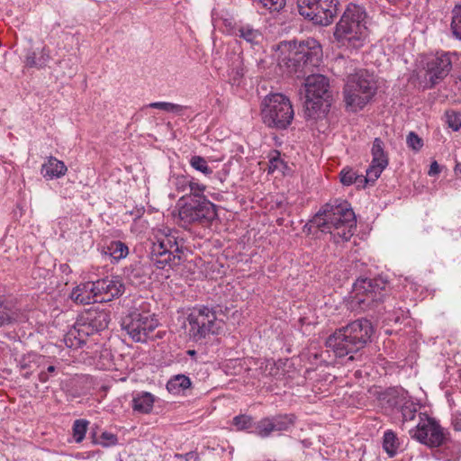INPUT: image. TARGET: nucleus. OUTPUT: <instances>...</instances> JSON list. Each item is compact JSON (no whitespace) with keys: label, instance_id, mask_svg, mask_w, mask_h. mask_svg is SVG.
I'll return each mask as SVG.
<instances>
[{"label":"nucleus","instance_id":"nucleus-13","mask_svg":"<svg viewBox=\"0 0 461 461\" xmlns=\"http://www.w3.org/2000/svg\"><path fill=\"white\" fill-rule=\"evenodd\" d=\"M337 0H297L299 14L313 23L327 26L335 17Z\"/></svg>","mask_w":461,"mask_h":461},{"label":"nucleus","instance_id":"nucleus-43","mask_svg":"<svg viewBox=\"0 0 461 461\" xmlns=\"http://www.w3.org/2000/svg\"><path fill=\"white\" fill-rule=\"evenodd\" d=\"M233 425L239 430L248 429L252 427L254 428L252 417L243 414L233 418Z\"/></svg>","mask_w":461,"mask_h":461},{"label":"nucleus","instance_id":"nucleus-33","mask_svg":"<svg viewBox=\"0 0 461 461\" xmlns=\"http://www.w3.org/2000/svg\"><path fill=\"white\" fill-rule=\"evenodd\" d=\"M257 436L265 438L274 433L272 416L265 417L254 424V431Z\"/></svg>","mask_w":461,"mask_h":461},{"label":"nucleus","instance_id":"nucleus-46","mask_svg":"<svg viewBox=\"0 0 461 461\" xmlns=\"http://www.w3.org/2000/svg\"><path fill=\"white\" fill-rule=\"evenodd\" d=\"M406 142L409 148L414 151H419L423 146V140L415 132L411 131L407 135Z\"/></svg>","mask_w":461,"mask_h":461},{"label":"nucleus","instance_id":"nucleus-50","mask_svg":"<svg viewBox=\"0 0 461 461\" xmlns=\"http://www.w3.org/2000/svg\"><path fill=\"white\" fill-rule=\"evenodd\" d=\"M440 173V167L437 161H433L430 164L429 175V176H437Z\"/></svg>","mask_w":461,"mask_h":461},{"label":"nucleus","instance_id":"nucleus-4","mask_svg":"<svg viewBox=\"0 0 461 461\" xmlns=\"http://www.w3.org/2000/svg\"><path fill=\"white\" fill-rule=\"evenodd\" d=\"M377 84L373 74L358 69L348 75L343 88L347 111L357 113L362 110L375 95Z\"/></svg>","mask_w":461,"mask_h":461},{"label":"nucleus","instance_id":"nucleus-22","mask_svg":"<svg viewBox=\"0 0 461 461\" xmlns=\"http://www.w3.org/2000/svg\"><path fill=\"white\" fill-rule=\"evenodd\" d=\"M122 276L125 280L133 286L144 285L147 281V275L140 263H134L123 268Z\"/></svg>","mask_w":461,"mask_h":461},{"label":"nucleus","instance_id":"nucleus-45","mask_svg":"<svg viewBox=\"0 0 461 461\" xmlns=\"http://www.w3.org/2000/svg\"><path fill=\"white\" fill-rule=\"evenodd\" d=\"M205 189L206 186L204 185L192 177L188 186L189 194L187 196H204L203 192Z\"/></svg>","mask_w":461,"mask_h":461},{"label":"nucleus","instance_id":"nucleus-15","mask_svg":"<svg viewBox=\"0 0 461 461\" xmlns=\"http://www.w3.org/2000/svg\"><path fill=\"white\" fill-rule=\"evenodd\" d=\"M372 161L366 169L364 178L366 183H375L389 164L388 154L384 150V144L380 138H375L371 149Z\"/></svg>","mask_w":461,"mask_h":461},{"label":"nucleus","instance_id":"nucleus-29","mask_svg":"<svg viewBox=\"0 0 461 461\" xmlns=\"http://www.w3.org/2000/svg\"><path fill=\"white\" fill-rule=\"evenodd\" d=\"M50 59V50L43 47L39 52L30 50L26 55V65L28 67L43 68Z\"/></svg>","mask_w":461,"mask_h":461},{"label":"nucleus","instance_id":"nucleus-32","mask_svg":"<svg viewBox=\"0 0 461 461\" xmlns=\"http://www.w3.org/2000/svg\"><path fill=\"white\" fill-rule=\"evenodd\" d=\"M243 61L240 54H232L229 64V76L235 84L243 76Z\"/></svg>","mask_w":461,"mask_h":461},{"label":"nucleus","instance_id":"nucleus-48","mask_svg":"<svg viewBox=\"0 0 461 461\" xmlns=\"http://www.w3.org/2000/svg\"><path fill=\"white\" fill-rule=\"evenodd\" d=\"M191 178L185 176H180L176 178V188L179 192H187Z\"/></svg>","mask_w":461,"mask_h":461},{"label":"nucleus","instance_id":"nucleus-42","mask_svg":"<svg viewBox=\"0 0 461 461\" xmlns=\"http://www.w3.org/2000/svg\"><path fill=\"white\" fill-rule=\"evenodd\" d=\"M362 182V176H357L351 168H343L340 172V182L344 185H350L357 183V180Z\"/></svg>","mask_w":461,"mask_h":461},{"label":"nucleus","instance_id":"nucleus-18","mask_svg":"<svg viewBox=\"0 0 461 461\" xmlns=\"http://www.w3.org/2000/svg\"><path fill=\"white\" fill-rule=\"evenodd\" d=\"M305 77V98L323 100L328 97L330 84L326 77L320 74Z\"/></svg>","mask_w":461,"mask_h":461},{"label":"nucleus","instance_id":"nucleus-61","mask_svg":"<svg viewBox=\"0 0 461 461\" xmlns=\"http://www.w3.org/2000/svg\"><path fill=\"white\" fill-rule=\"evenodd\" d=\"M446 461H451V458H447Z\"/></svg>","mask_w":461,"mask_h":461},{"label":"nucleus","instance_id":"nucleus-27","mask_svg":"<svg viewBox=\"0 0 461 461\" xmlns=\"http://www.w3.org/2000/svg\"><path fill=\"white\" fill-rule=\"evenodd\" d=\"M154 401L153 394L148 392H141L133 397L132 408L135 411L149 413L153 408Z\"/></svg>","mask_w":461,"mask_h":461},{"label":"nucleus","instance_id":"nucleus-2","mask_svg":"<svg viewBox=\"0 0 461 461\" xmlns=\"http://www.w3.org/2000/svg\"><path fill=\"white\" fill-rule=\"evenodd\" d=\"M373 333L374 327L371 321L366 318H360L337 329L327 338L325 346L333 352L335 357L349 356L348 359L354 360V354L367 345Z\"/></svg>","mask_w":461,"mask_h":461},{"label":"nucleus","instance_id":"nucleus-16","mask_svg":"<svg viewBox=\"0 0 461 461\" xmlns=\"http://www.w3.org/2000/svg\"><path fill=\"white\" fill-rule=\"evenodd\" d=\"M99 303L111 302L122 296L125 291L124 284L118 276H106L94 282Z\"/></svg>","mask_w":461,"mask_h":461},{"label":"nucleus","instance_id":"nucleus-55","mask_svg":"<svg viewBox=\"0 0 461 461\" xmlns=\"http://www.w3.org/2000/svg\"><path fill=\"white\" fill-rule=\"evenodd\" d=\"M96 452L95 451H89V452H86V458H91V457H94L95 455Z\"/></svg>","mask_w":461,"mask_h":461},{"label":"nucleus","instance_id":"nucleus-56","mask_svg":"<svg viewBox=\"0 0 461 461\" xmlns=\"http://www.w3.org/2000/svg\"><path fill=\"white\" fill-rule=\"evenodd\" d=\"M77 459H85L86 458V453H77L75 456Z\"/></svg>","mask_w":461,"mask_h":461},{"label":"nucleus","instance_id":"nucleus-35","mask_svg":"<svg viewBox=\"0 0 461 461\" xmlns=\"http://www.w3.org/2000/svg\"><path fill=\"white\" fill-rule=\"evenodd\" d=\"M89 421L84 419L76 420L73 423V438L77 443H80L86 437Z\"/></svg>","mask_w":461,"mask_h":461},{"label":"nucleus","instance_id":"nucleus-12","mask_svg":"<svg viewBox=\"0 0 461 461\" xmlns=\"http://www.w3.org/2000/svg\"><path fill=\"white\" fill-rule=\"evenodd\" d=\"M158 326L155 315L147 311L134 309L126 315L122 327L135 342H146L148 336Z\"/></svg>","mask_w":461,"mask_h":461},{"label":"nucleus","instance_id":"nucleus-31","mask_svg":"<svg viewBox=\"0 0 461 461\" xmlns=\"http://www.w3.org/2000/svg\"><path fill=\"white\" fill-rule=\"evenodd\" d=\"M274 432L288 431L294 425L295 417L293 414H280L272 416Z\"/></svg>","mask_w":461,"mask_h":461},{"label":"nucleus","instance_id":"nucleus-23","mask_svg":"<svg viewBox=\"0 0 461 461\" xmlns=\"http://www.w3.org/2000/svg\"><path fill=\"white\" fill-rule=\"evenodd\" d=\"M86 321L90 323L95 333L105 330L111 321L110 313L106 311H89L84 313Z\"/></svg>","mask_w":461,"mask_h":461},{"label":"nucleus","instance_id":"nucleus-17","mask_svg":"<svg viewBox=\"0 0 461 461\" xmlns=\"http://www.w3.org/2000/svg\"><path fill=\"white\" fill-rule=\"evenodd\" d=\"M86 319L84 314L79 316L65 335L64 341L68 348L81 347L86 343L87 337L95 333Z\"/></svg>","mask_w":461,"mask_h":461},{"label":"nucleus","instance_id":"nucleus-20","mask_svg":"<svg viewBox=\"0 0 461 461\" xmlns=\"http://www.w3.org/2000/svg\"><path fill=\"white\" fill-rule=\"evenodd\" d=\"M70 298L75 303L83 305L99 303L94 282H86L75 287L71 292Z\"/></svg>","mask_w":461,"mask_h":461},{"label":"nucleus","instance_id":"nucleus-39","mask_svg":"<svg viewBox=\"0 0 461 461\" xmlns=\"http://www.w3.org/2000/svg\"><path fill=\"white\" fill-rule=\"evenodd\" d=\"M452 14V32L456 39L461 40V4L454 7Z\"/></svg>","mask_w":461,"mask_h":461},{"label":"nucleus","instance_id":"nucleus-53","mask_svg":"<svg viewBox=\"0 0 461 461\" xmlns=\"http://www.w3.org/2000/svg\"><path fill=\"white\" fill-rule=\"evenodd\" d=\"M455 173L456 175L461 176V163H457L455 167Z\"/></svg>","mask_w":461,"mask_h":461},{"label":"nucleus","instance_id":"nucleus-3","mask_svg":"<svg viewBox=\"0 0 461 461\" xmlns=\"http://www.w3.org/2000/svg\"><path fill=\"white\" fill-rule=\"evenodd\" d=\"M311 223L321 232L337 230L343 240H348L357 228L356 215L348 202L335 200L326 203L312 218Z\"/></svg>","mask_w":461,"mask_h":461},{"label":"nucleus","instance_id":"nucleus-11","mask_svg":"<svg viewBox=\"0 0 461 461\" xmlns=\"http://www.w3.org/2000/svg\"><path fill=\"white\" fill-rule=\"evenodd\" d=\"M411 437L429 447H444L449 448L452 443L448 433L434 419L426 414L419 413V422L409 429Z\"/></svg>","mask_w":461,"mask_h":461},{"label":"nucleus","instance_id":"nucleus-21","mask_svg":"<svg viewBox=\"0 0 461 461\" xmlns=\"http://www.w3.org/2000/svg\"><path fill=\"white\" fill-rule=\"evenodd\" d=\"M68 171L65 163L55 157L50 156L41 165V173L47 180L59 178Z\"/></svg>","mask_w":461,"mask_h":461},{"label":"nucleus","instance_id":"nucleus-47","mask_svg":"<svg viewBox=\"0 0 461 461\" xmlns=\"http://www.w3.org/2000/svg\"><path fill=\"white\" fill-rule=\"evenodd\" d=\"M118 442L117 436L115 434L110 433V432H103L101 435V441L99 444H101L103 447H111L115 446Z\"/></svg>","mask_w":461,"mask_h":461},{"label":"nucleus","instance_id":"nucleus-5","mask_svg":"<svg viewBox=\"0 0 461 461\" xmlns=\"http://www.w3.org/2000/svg\"><path fill=\"white\" fill-rule=\"evenodd\" d=\"M366 14L364 8L349 4L336 25L334 37L338 42L348 48L358 49L367 36Z\"/></svg>","mask_w":461,"mask_h":461},{"label":"nucleus","instance_id":"nucleus-41","mask_svg":"<svg viewBox=\"0 0 461 461\" xmlns=\"http://www.w3.org/2000/svg\"><path fill=\"white\" fill-rule=\"evenodd\" d=\"M263 8L271 12H278L285 5V0H253Z\"/></svg>","mask_w":461,"mask_h":461},{"label":"nucleus","instance_id":"nucleus-52","mask_svg":"<svg viewBox=\"0 0 461 461\" xmlns=\"http://www.w3.org/2000/svg\"><path fill=\"white\" fill-rule=\"evenodd\" d=\"M49 379H50V374L47 371H41L39 374V381L41 383H46L49 381Z\"/></svg>","mask_w":461,"mask_h":461},{"label":"nucleus","instance_id":"nucleus-34","mask_svg":"<svg viewBox=\"0 0 461 461\" xmlns=\"http://www.w3.org/2000/svg\"><path fill=\"white\" fill-rule=\"evenodd\" d=\"M383 447L389 456H393L399 447V439L393 430H386L384 434Z\"/></svg>","mask_w":461,"mask_h":461},{"label":"nucleus","instance_id":"nucleus-59","mask_svg":"<svg viewBox=\"0 0 461 461\" xmlns=\"http://www.w3.org/2000/svg\"><path fill=\"white\" fill-rule=\"evenodd\" d=\"M21 366H22V368H23V369H25V368L29 367V366H28L26 363L22 364V365H21Z\"/></svg>","mask_w":461,"mask_h":461},{"label":"nucleus","instance_id":"nucleus-14","mask_svg":"<svg viewBox=\"0 0 461 461\" xmlns=\"http://www.w3.org/2000/svg\"><path fill=\"white\" fill-rule=\"evenodd\" d=\"M452 61L447 53H440L430 58L426 63V85L425 87L431 89L439 84L450 72Z\"/></svg>","mask_w":461,"mask_h":461},{"label":"nucleus","instance_id":"nucleus-25","mask_svg":"<svg viewBox=\"0 0 461 461\" xmlns=\"http://www.w3.org/2000/svg\"><path fill=\"white\" fill-rule=\"evenodd\" d=\"M21 315L20 311L11 302L0 300V327L17 322Z\"/></svg>","mask_w":461,"mask_h":461},{"label":"nucleus","instance_id":"nucleus-49","mask_svg":"<svg viewBox=\"0 0 461 461\" xmlns=\"http://www.w3.org/2000/svg\"><path fill=\"white\" fill-rule=\"evenodd\" d=\"M176 457L179 461H190L194 459V461H199V456L195 452L190 451L185 454H176Z\"/></svg>","mask_w":461,"mask_h":461},{"label":"nucleus","instance_id":"nucleus-10","mask_svg":"<svg viewBox=\"0 0 461 461\" xmlns=\"http://www.w3.org/2000/svg\"><path fill=\"white\" fill-rule=\"evenodd\" d=\"M352 305L360 310L373 309L384 302L388 294V284L381 278L357 279L353 285Z\"/></svg>","mask_w":461,"mask_h":461},{"label":"nucleus","instance_id":"nucleus-8","mask_svg":"<svg viewBox=\"0 0 461 461\" xmlns=\"http://www.w3.org/2000/svg\"><path fill=\"white\" fill-rule=\"evenodd\" d=\"M178 215L183 226L208 225L217 218L216 205L206 196H183L178 201Z\"/></svg>","mask_w":461,"mask_h":461},{"label":"nucleus","instance_id":"nucleus-26","mask_svg":"<svg viewBox=\"0 0 461 461\" xmlns=\"http://www.w3.org/2000/svg\"><path fill=\"white\" fill-rule=\"evenodd\" d=\"M103 250L105 255H109L112 258V263L119 262L129 254L128 246L121 240L111 241Z\"/></svg>","mask_w":461,"mask_h":461},{"label":"nucleus","instance_id":"nucleus-57","mask_svg":"<svg viewBox=\"0 0 461 461\" xmlns=\"http://www.w3.org/2000/svg\"><path fill=\"white\" fill-rule=\"evenodd\" d=\"M29 358H32V360H35L36 358L37 359H41V356H38V355L32 354V355H29Z\"/></svg>","mask_w":461,"mask_h":461},{"label":"nucleus","instance_id":"nucleus-36","mask_svg":"<svg viewBox=\"0 0 461 461\" xmlns=\"http://www.w3.org/2000/svg\"><path fill=\"white\" fill-rule=\"evenodd\" d=\"M322 106V100L316 98H305L304 113L308 119L315 118Z\"/></svg>","mask_w":461,"mask_h":461},{"label":"nucleus","instance_id":"nucleus-6","mask_svg":"<svg viewBox=\"0 0 461 461\" xmlns=\"http://www.w3.org/2000/svg\"><path fill=\"white\" fill-rule=\"evenodd\" d=\"M185 240L177 232L168 230L156 236L150 250V260L159 269L178 266L185 256Z\"/></svg>","mask_w":461,"mask_h":461},{"label":"nucleus","instance_id":"nucleus-7","mask_svg":"<svg viewBox=\"0 0 461 461\" xmlns=\"http://www.w3.org/2000/svg\"><path fill=\"white\" fill-rule=\"evenodd\" d=\"M294 116L289 98L282 94H269L261 103L262 121L270 128L285 130L292 123Z\"/></svg>","mask_w":461,"mask_h":461},{"label":"nucleus","instance_id":"nucleus-24","mask_svg":"<svg viewBox=\"0 0 461 461\" xmlns=\"http://www.w3.org/2000/svg\"><path fill=\"white\" fill-rule=\"evenodd\" d=\"M402 399H399L398 397H390L387 402L393 407H400L402 422L405 423L415 419L418 412V407L411 401H405L402 402Z\"/></svg>","mask_w":461,"mask_h":461},{"label":"nucleus","instance_id":"nucleus-9","mask_svg":"<svg viewBox=\"0 0 461 461\" xmlns=\"http://www.w3.org/2000/svg\"><path fill=\"white\" fill-rule=\"evenodd\" d=\"M219 306L194 307L187 316L190 326L189 335L194 341L205 339L209 335L219 334L222 329L223 321L219 320L217 314Z\"/></svg>","mask_w":461,"mask_h":461},{"label":"nucleus","instance_id":"nucleus-60","mask_svg":"<svg viewBox=\"0 0 461 461\" xmlns=\"http://www.w3.org/2000/svg\"><path fill=\"white\" fill-rule=\"evenodd\" d=\"M457 454H458L457 452L455 454H452L451 458H453V459L457 458Z\"/></svg>","mask_w":461,"mask_h":461},{"label":"nucleus","instance_id":"nucleus-38","mask_svg":"<svg viewBox=\"0 0 461 461\" xmlns=\"http://www.w3.org/2000/svg\"><path fill=\"white\" fill-rule=\"evenodd\" d=\"M191 167L196 171L201 172L204 176L212 174V169L208 166L207 161L201 156H193L189 161Z\"/></svg>","mask_w":461,"mask_h":461},{"label":"nucleus","instance_id":"nucleus-58","mask_svg":"<svg viewBox=\"0 0 461 461\" xmlns=\"http://www.w3.org/2000/svg\"><path fill=\"white\" fill-rule=\"evenodd\" d=\"M190 356H194L195 355V351L194 350H188L187 352Z\"/></svg>","mask_w":461,"mask_h":461},{"label":"nucleus","instance_id":"nucleus-19","mask_svg":"<svg viewBox=\"0 0 461 461\" xmlns=\"http://www.w3.org/2000/svg\"><path fill=\"white\" fill-rule=\"evenodd\" d=\"M232 35L244 41L251 48L260 45L264 40L261 30L255 28L249 23H240L236 24L232 29Z\"/></svg>","mask_w":461,"mask_h":461},{"label":"nucleus","instance_id":"nucleus-51","mask_svg":"<svg viewBox=\"0 0 461 461\" xmlns=\"http://www.w3.org/2000/svg\"><path fill=\"white\" fill-rule=\"evenodd\" d=\"M452 424L456 430H461V413L454 415Z\"/></svg>","mask_w":461,"mask_h":461},{"label":"nucleus","instance_id":"nucleus-28","mask_svg":"<svg viewBox=\"0 0 461 461\" xmlns=\"http://www.w3.org/2000/svg\"><path fill=\"white\" fill-rule=\"evenodd\" d=\"M284 363L279 360L266 359L260 365V370L266 377H271L275 380H281L285 375V370L282 368Z\"/></svg>","mask_w":461,"mask_h":461},{"label":"nucleus","instance_id":"nucleus-30","mask_svg":"<svg viewBox=\"0 0 461 461\" xmlns=\"http://www.w3.org/2000/svg\"><path fill=\"white\" fill-rule=\"evenodd\" d=\"M192 383L188 376L185 375H176L171 377L167 383V389L173 394H178L182 391L189 388Z\"/></svg>","mask_w":461,"mask_h":461},{"label":"nucleus","instance_id":"nucleus-1","mask_svg":"<svg viewBox=\"0 0 461 461\" xmlns=\"http://www.w3.org/2000/svg\"><path fill=\"white\" fill-rule=\"evenodd\" d=\"M278 66L286 73L296 74L297 77H305L318 67L322 57L320 43L314 39L297 43L281 41L276 47Z\"/></svg>","mask_w":461,"mask_h":461},{"label":"nucleus","instance_id":"nucleus-37","mask_svg":"<svg viewBox=\"0 0 461 461\" xmlns=\"http://www.w3.org/2000/svg\"><path fill=\"white\" fill-rule=\"evenodd\" d=\"M149 107L150 108H156L160 109L168 113H173L176 114H181L184 110L185 109V106H183L181 104L168 103V102H154L150 103L149 104Z\"/></svg>","mask_w":461,"mask_h":461},{"label":"nucleus","instance_id":"nucleus-54","mask_svg":"<svg viewBox=\"0 0 461 461\" xmlns=\"http://www.w3.org/2000/svg\"><path fill=\"white\" fill-rule=\"evenodd\" d=\"M56 371V366H49L47 367V372L50 375V374H53L54 372Z\"/></svg>","mask_w":461,"mask_h":461},{"label":"nucleus","instance_id":"nucleus-40","mask_svg":"<svg viewBox=\"0 0 461 461\" xmlns=\"http://www.w3.org/2000/svg\"><path fill=\"white\" fill-rule=\"evenodd\" d=\"M286 165L281 158L280 153L277 150H273L269 155L268 172L273 173L276 170L283 171Z\"/></svg>","mask_w":461,"mask_h":461},{"label":"nucleus","instance_id":"nucleus-44","mask_svg":"<svg viewBox=\"0 0 461 461\" xmlns=\"http://www.w3.org/2000/svg\"><path fill=\"white\" fill-rule=\"evenodd\" d=\"M446 122L449 128L457 131L461 129V116L454 111L446 113Z\"/></svg>","mask_w":461,"mask_h":461}]
</instances>
